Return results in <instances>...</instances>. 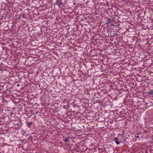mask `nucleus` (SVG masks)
Instances as JSON below:
<instances>
[{
	"label": "nucleus",
	"mask_w": 153,
	"mask_h": 153,
	"mask_svg": "<svg viewBox=\"0 0 153 153\" xmlns=\"http://www.w3.org/2000/svg\"><path fill=\"white\" fill-rule=\"evenodd\" d=\"M55 4L59 7L63 4L62 0H56Z\"/></svg>",
	"instance_id": "1"
},
{
	"label": "nucleus",
	"mask_w": 153,
	"mask_h": 153,
	"mask_svg": "<svg viewBox=\"0 0 153 153\" xmlns=\"http://www.w3.org/2000/svg\"><path fill=\"white\" fill-rule=\"evenodd\" d=\"M114 140L117 145H118L122 142V141L120 140V137L118 139L117 137H115L114 138Z\"/></svg>",
	"instance_id": "2"
},
{
	"label": "nucleus",
	"mask_w": 153,
	"mask_h": 153,
	"mask_svg": "<svg viewBox=\"0 0 153 153\" xmlns=\"http://www.w3.org/2000/svg\"><path fill=\"white\" fill-rule=\"evenodd\" d=\"M32 123L31 122H28L27 123V126L29 127H30L31 125L32 124Z\"/></svg>",
	"instance_id": "3"
},
{
	"label": "nucleus",
	"mask_w": 153,
	"mask_h": 153,
	"mask_svg": "<svg viewBox=\"0 0 153 153\" xmlns=\"http://www.w3.org/2000/svg\"><path fill=\"white\" fill-rule=\"evenodd\" d=\"M148 94L150 95H152L153 94V90L149 91L148 93Z\"/></svg>",
	"instance_id": "4"
},
{
	"label": "nucleus",
	"mask_w": 153,
	"mask_h": 153,
	"mask_svg": "<svg viewBox=\"0 0 153 153\" xmlns=\"http://www.w3.org/2000/svg\"><path fill=\"white\" fill-rule=\"evenodd\" d=\"M69 137L66 138L65 139H64L63 140L65 142H68V139L69 138Z\"/></svg>",
	"instance_id": "5"
},
{
	"label": "nucleus",
	"mask_w": 153,
	"mask_h": 153,
	"mask_svg": "<svg viewBox=\"0 0 153 153\" xmlns=\"http://www.w3.org/2000/svg\"><path fill=\"white\" fill-rule=\"evenodd\" d=\"M25 14H23L22 15V16L23 18H24L25 17L24 16Z\"/></svg>",
	"instance_id": "6"
},
{
	"label": "nucleus",
	"mask_w": 153,
	"mask_h": 153,
	"mask_svg": "<svg viewBox=\"0 0 153 153\" xmlns=\"http://www.w3.org/2000/svg\"><path fill=\"white\" fill-rule=\"evenodd\" d=\"M16 86L17 87H19V84H18Z\"/></svg>",
	"instance_id": "7"
},
{
	"label": "nucleus",
	"mask_w": 153,
	"mask_h": 153,
	"mask_svg": "<svg viewBox=\"0 0 153 153\" xmlns=\"http://www.w3.org/2000/svg\"><path fill=\"white\" fill-rule=\"evenodd\" d=\"M38 113V111H36V113H35V114H37Z\"/></svg>",
	"instance_id": "8"
},
{
	"label": "nucleus",
	"mask_w": 153,
	"mask_h": 153,
	"mask_svg": "<svg viewBox=\"0 0 153 153\" xmlns=\"http://www.w3.org/2000/svg\"><path fill=\"white\" fill-rule=\"evenodd\" d=\"M138 137H138V136H137L136 137L137 138H138Z\"/></svg>",
	"instance_id": "9"
},
{
	"label": "nucleus",
	"mask_w": 153,
	"mask_h": 153,
	"mask_svg": "<svg viewBox=\"0 0 153 153\" xmlns=\"http://www.w3.org/2000/svg\"><path fill=\"white\" fill-rule=\"evenodd\" d=\"M120 137H121V138H122V137H123L122 136H121Z\"/></svg>",
	"instance_id": "10"
},
{
	"label": "nucleus",
	"mask_w": 153,
	"mask_h": 153,
	"mask_svg": "<svg viewBox=\"0 0 153 153\" xmlns=\"http://www.w3.org/2000/svg\"><path fill=\"white\" fill-rule=\"evenodd\" d=\"M109 22H108L106 23V24H108V23H109Z\"/></svg>",
	"instance_id": "11"
},
{
	"label": "nucleus",
	"mask_w": 153,
	"mask_h": 153,
	"mask_svg": "<svg viewBox=\"0 0 153 153\" xmlns=\"http://www.w3.org/2000/svg\"><path fill=\"white\" fill-rule=\"evenodd\" d=\"M19 18H20V17H19Z\"/></svg>",
	"instance_id": "12"
},
{
	"label": "nucleus",
	"mask_w": 153,
	"mask_h": 153,
	"mask_svg": "<svg viewBox=\"0 0 153 153\" xmlns=\"http://www.w3.org/2000/svg\"><path fill=\"white\" fill-rule=\"evenodd\" d=\"M0 153H1V152H0Z\"/></svg>",
	"instance_id": "13"
},
{
	"label": "nucleus",
	"mask_w": 153,
	"mask_h": 153,
	"mask_svg": "<svg viewBox=\"0 0 153 153\" xmlns=\"http://www.w3.org/2000/svg\"><path fill=\"white\" fill-rule=\"evenodd\" d=\"M23 153H24V152H23Z\"/></svg>",
	"instance_id": "14"
}]
</instances>
